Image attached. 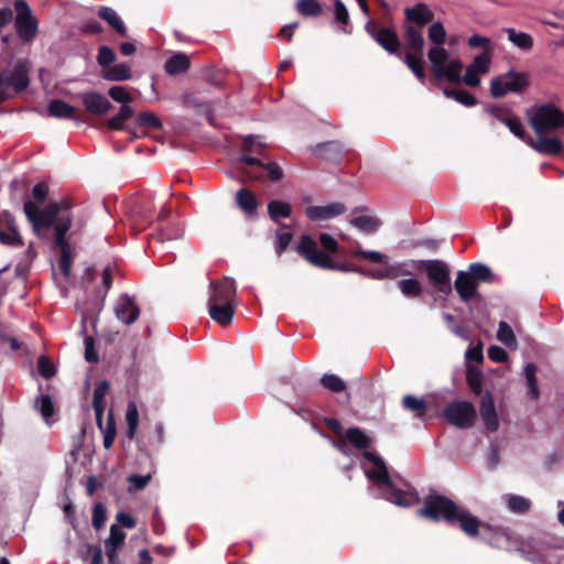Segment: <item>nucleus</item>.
Returning a JSON list of instances; mask_svg holds the SVG:
<instances>
[{
  "label": "nucleus",
  "mask_w": 564,
  "mask_h": 564,
  "mask_svg": "<svg viewBox=\"0 0 564 564\" xmlns=\"http://www.w3.org/2000/svg\"><path fill=\"white\" fill-rule=\"evenodd\" d=\"M364 458L366 460L364 469L367 478L378 487L386 500L399 507H410L419 502L417 492L413 488L410 486L399 488L392 482L383 460L378 455L366 452Z\"/></svg>",
  "instance_id": "obj_1"
},
{
  "label": "nucleus",
  "mask_w": 564,
  "mask_h": 564,
  "mask_svg": "<svg viewBox=\"0 0 564 564\" xmlns=\"http://www.w3.org/2000/svg\"><path fill=\"white\" fill-rule=\"evenodd\" d=\"M72 207L73 202L68 197L59 202H51L42 209L33 200H26L23 205V212L36 237L47 239L48 231L52 228L55 231V226L61 219L67 218L72 220L69 215L64 214V212H68Z\"/></svg>",
  "instance_id": "obj_2"
},
{
  "label": "nucleus",
  "mask_w": 564,
  "mask_h": 564,
  "mask_svg": "<svg viewBox=\"0 0 564 564\" xmlns=\"http://www.w3.org/2000/svg\"><path fill=\"white\" fill-rule=\"evenodd\" d=\"M419 514L435 521L440 519L458 521L462 530L470 536L477 535L479 531L480 524L476 517L443 496H430L425 507L419 510Z\"/></svg>",
  "instance_id": "obj_3"
},
{
  "label": "nucleus",
  "mask_w": 564,
  "mask_h": 564,
  "mask_svg": "<svg viewBox=\"0 0 564 564\" xmlns=\"http://www.w3.org/2000/svg\"><path fill=\"white\" fill-rule=\"evenodd\" d=\"M525 118L535 134L554 131L564 126V112L552 102L528 108Z\"/></svg>",
  "instance_id": "obj_4"
},
{
  "label": "nucleus",
  "mask_w": 564,
  "mask_h": 564,
  "mask_svg": "<svg viewBox=\"0 0 564 564\" xmlns=\"http://www.w3.org/2000/svg\"><path fill=\"white\" fill-rule=\"evenodd\" d=\"M431 72L437 79H446L451 83H460L463 62L453 57L444 46H432L427 52Z\"/></svg>",
  "instance_id": "obj_5"
},
{
  "label": "nucleus",
  "mask_w": 564,
  "mask_h": 564,
  "mask_svg": "<svg viewBox=\"0 0 564 564\" xmlns=\"http://www.w3.org/2000/svg\"><path fill=\"white\" fill-rule=\"evenodd\" d=\"M531 84V76L527 72L509 69L490 79L489 91L494 98H502L509 94L521 95Z\"/></svg>",
  "instance_id": "obj_6"
},
{
  "label": "nucleus",
  "mask_w": 564,
  "mask_h": 564,
  "mask_svg": "<svg viewBox=\"0 0 564 564\" xmlns=\"http://www.w3.org/2000/svg\"><path fill=\"white\" fill-rule=\"evenodd\" d=\"M482 539L490 545L509 552L525 554L527 542L520 536L512 535L509 531L489 525L482 527Z\"/></svg>",
  "instance_id": "obj_7"
},
{
  "label": "nucleus",
  "mask_w": 564,
  "mask_h": 564,
  "mask_svg": "<svg viewBox=\"0 0 564 564\" xmlns=\"http://www.w3.org/2000/svg\"><path fill=\"white\" fill-rule=\"evenodd\" d=\"M344 249L336 239L328 234H319V268L348 271V268L341 263Z\"/></svg>",
  "instance_id": "obj_8"
},
{
  "label": "nucleus",
  "mask_w": 564,
  "mask_h": 564,
  "mask_svg": "<svg viewBox=\"0 0 564 564\" xmlns=\"http://www.w3.org/2000/svg\"><path fill=\"white\" fill-rule=\"evenodd\" d=\"M73 220L63 218L55 226V234L53 245L55 248L59 249L61 258H59V270L65 278L70 276L72 264H73V254H72V246L69 241L66 239V235L72 228Z\"/></svg>",
  "instance_id": "obj_9"
},
{
  "label": "nucleus",
  "mask_w": 564,
  "mask_h": 564,
  "mask_svg": "<svg viewBox=\"0 0 564 564\" xmlns=\"http://www.w3.org/2000/svg\"><path fill=\"white\" fill-rule=\"evenodd\" d=\"M13 6L15 10L14 26L17 34L23 42H30L36 36L39 28L37 20L32 14L26 1L15 0Z\"/></svg>",
  "instance_id": "obj_10"
},
{
  "label": "nucleus",
  "mask_w": 564,
  "mask_h": 564,
  "mask_svg": "<svg viewBox=\"0 0 564 564\" xmlns=\"http://www.w3.org/2000/svg\"><path fill=\"white\" fill-rule=\"evenodd\" d=\"M421 268L426 271L431 283L442 293L449 294L452 292L451 271L442 260H420Z\"/></svg>",
  "instance_id": "obj_11"
},
{
  "label": "nucleus",
  "mask_w": 564,
  "mask_h": 564,
  "mask_svg": "<svg viewBox=\"0 0 564 564\" xmlns=\"http://www.w3.org/2000/svg\"><path fill=\"white\" fill-rule=\"evenodd\" d=\"M491 62V51H484L481 54L475 56L473 62L467 66L465 74H460V83L469 87H478L481 82V76L489 73Z\"/></svg>",
  "instance_id": "obj_12"
},
{
  "label": "nucleus",
  "mask_w": 564,
  "mask_h": 564,
  "mask_svg": "<svg viewBox=\"0 0 564 564\" xmlns=\"http://www.w3.org/2000/svg\"><path fill=\"white\" fill-rule=\"evenodd\" d=\"M444 414L451 424L462 429L470 427L476 420L475 408L467 401L451 403Z\"/></svg>",
  "instance_id": "obj_13"
},
{
  "label": "nucleus",
  "mask_w": 564,
  "mask_h": 564,
  "mask_svg": "<svg viewBox=\"0 0 564 564\" xmlns=\"http://www.w3.org/2000/svg\"><path fill=\"white\" fill-rule=\"evenodd\" d=\"M210 289L208 304H235L237 290L232 279L224 278L219 281H212Z\"/></svg>",
  "instance_id": "obj_14"
},
{
  "label": "nucleus",
  "mask_w": 564,
  "mask_h": 564,
  "mask_svg": "<svg viewBox=\"0 0 564 564\" xmlns=\"http://www.w3.org/2000/svg\"><path fill=\"white\" fill-rule=\"evenodd\" d=\"M116 317L124 325H132L140 316V307L135 297L123 293L121 294L113 306Z\"/></svg>",
  "instance_id": "obj_15"
},
{
  "label": "nucleus",
  "mask_w": 564,
  "mask_h": 564,
  "mask_svg": "<svg viewBox=\"0 0 564 564\" xmlns=\"http://www.w3.org/2000/svg\"><path fill=\"white\" fill-rule=\"evenodd\" d=\"M0 243L8 247L24 246L23 238L15 224V218L8 212L0 214Z\"/></svg>",
  "instance_id": "obj_16"
},
{
  "label": "nucleus",
  "mask_w": 564,
  "mask_h": 564,
  "mask_svg": "<svg viewBox=\"0 0 564 564\" xmlns=\"http://www.w3.org/2000/svg\"><path fill=\"white\" fill-rule=\"evenodd\" d=\"M366 31L380 46H382L388 52L395 53L398 51V36L390 29H380L373 21H368L366 24Z\"/></svg>",
  "instance_id": "obj_17"
},
{
  "label": "nucleus",
  "mask_w": 564,
  "mask_h": 564,
  "mask_svg": "<svg viewBox=\"0 0 564 564\" xmlns=\"http://www.w3.org/2000/svg\"><path fill=\"white\" fill-rule=\"evenodd\" d=\"M82 102L86 111L94 116H104L112 108L108 98L95 90L83 94Z\"/></svg>",
  "instance_id": "obj_18"
},
{
  "label": "nucleus",
  "mask_w": 564,
  "mask_h": 564,
  "mask_svg": "<svg viewBox=\"0 0 564 564\" xmlns=\"http://www.w3.org/2000/svg\"><path fill=\"white\" fill-rule=\"evenodd\" d=\"M126 540V533L118 524L110 527L109 538L105 541V551L108 564H120L118 551L122 547Z\"/></svg>",
  "instance_id": "obj_19"
},
{
  "label": "nucleus",
  "mask_w": 564,
  "mask_h": 564,
  "mask_svg": "<svg viewBox=\"0 0 564 564\" xmlns=\"http://www.w3.org/2000/svg\"><path fill=\"white\" fill-rule=\"evenodd\" d=\"M525 142L539 153L560 154L563 150L562 142L557 138L546 137L545 133L536 134V139L528 138Z\"/></svg>",
  "instance_id": "obj_20"
},
{
  "label": "nucleus",
  "mask_w": 564,
  "mask_h": 564,
  "mask_svg": "<svg viewBox=\"0 0 564 564\" xmlns=\"http://www.w3.org/2000/svg\"><path fill=\"white\" fill-rule=\"evenodd\" d=\"M480 415L486 429L496 432L499 429V419L490 393H486L480 402Z\"/></svg>",
  "instance_id": "obj_21"
},
{
  "label": "nucleus",
  "mask_w": 564,
  "mask_h": 564,
  "mask_svg": "<svg viewBox=\"0 0 564 564\" xmlns=\"http://www.w3.org/2000/svg\"><path fill=\"white\" fill-rule=\"evenodd\" d=\"M134 217L133 229L142 230L153 221L154 205L150 199H140L132 209Z\"/></svg>",
  "instance_id": "obj_22"
},
{
  "label": "nucleus",
  "mask_w": 564,
  "mask_h": 564,
  "mask_svg": "<svg viewBox=\"0 0 564 564\" xmlns=\"http://www.w3.org/2000/svg\"><path fill=\"white\" fill-rule=\"evenodd\" d=\"M297 399L296 401L291 405L292 411L300 415L305 422H307L312 430H317V414L313 409L307 406L305 404V391L303 388H295Z\"/></svg>",
  "instance_id": "obj_23"
},
{
  "label": "nucleus",
  "mask_w": 564,
  "mask_h": 564,
  "mask_svg": "<svg viewBox=\"0 0 564 564\" xmlns=\"http://www.w3.org/2000/svg\"><path fill=\"white\" fill-rule=\"evenodd\" d=\"M454 285L463 301H468L476 295L477 283L467 271H458Z\"/></svg>",
  "instance_id": "obj_24"
},
{
  "label": "nucleus",
  "mask_w": 564,
  "mask_h": 564,
  "mask_svg": "<svg viewBox=\"0 0 564 564\" xmlns=\"http://www.w3.org/2000/svg\"><path fill=\"white\" fill-rule=\"evenodd\" d=\"M236 312V304H208L210 318L223 327L231 324Z\"/></svg>",
  "instance_id": "obj_25"
},
{
  "label": "nucleus",
  "mask_w": 564,
  "mask_h": 564,
  "mask_svg": "<svg viewBox=\"0 0 564 564\" xmlns=\"http://www.w3.org/2000/svg\"><path fill=\"white\" fill-rule=\"evenodd\" d=\"M97 15L104 20L117 34L128 37V29L118 13L110 7H99Z\"/></svg>",
  "instance_id": "obj_26"
},
{
  "label": "nucleus",
  "mask_w": 564,
  "mask_h": 564,
  "mask_svg": "<svg viewBox=\"0 0 564 564\" xmlns=\"http://www.w3.org/2000/svg\"><path fill=\"white\" fill-rule=\"evenodd\" d=\"M109 391V382L107 380L100 381L94 391L93 408L95 410L96 424L101 429L104 412L106 408V394Z\"/></svg>",
  "instance_id": "obj_27"
},
{
  "label": "nucleus",
  "mask_w": 564,
  "mask_h": 564,
  "mask_svg": "<svg viewBox=\"0 0 564 564\" xmlns=\"http://www.w3.org/2000/svg\"><path fill=\"white\" fill-rule=\"evenodd\" d=\"M8 80V88L13 87L15 93L24 91L29 84V75L26 68L22 64H18L10 74L4 73Z\"/></svg>",
  "instance_id": "obj_28"
},
{
  "label": "nucleus",
  "mask_w": 564,
  "mask_h": 564,
  "mask_svg": "<svg viewBox=\"0 0 564 564\" xmlns=\"http://www.w3.org/2000/svg\"><path fill=\"white\" fill-rule=\"evenodd\" d=\"M299 256L317 267V243L308 235H303L295 248Z\"/></svg>",
  "instance_id": "obj_29"
},
{
  "label": "nucleus",
  "mask_w": 564,
  "mask_h": 564,
  "mask_svg": "<svg viewBox=\"0 0 564 564\" xmlns=\"http://www.w3.org/2000/svg\"><path fill=\"white\" fill-rule=\"evenodd\" d=\"M404 14L409 21L415 22L419 28L425 23L431 22L434 18L433 12L424 3H419L412 8H406Z\"/></svg>",
  "instance_id": "obj_30"
},
{
  "label": "nucleus",
  "mask_w": 564,
  "mask_h": 564,
  "mask_svg": "<svg viewBox=\"0 0 564 564\" xmlns=\"http://www.w3.org/2000/svg\"><path fill=\"white\" fill-rule=\"evenodd\" d=\"M50 116L58 119L76 120L75 108L61 99H53L48 102Z\"/></svg>",
  "instance_id": "obj_31"
},
{
  "label": "nucleus",
  "mask_w": 564,
  "mask_h": 564,
  "mask_svg": "<svg viewBox=\"0 0 564 564\" xmlns=\"http://www.w3.org/2000/svg\"><path fill=\"white\" fill-rule=\"evenodd\" d=\"M506 33L508 35L509 42L517 48L523 52H529L532 50L534 40L529 33L520 32L512 28L507 29Z\"/></svg>",
  "instance_id": "obj_32"
},
{
  "label": "nucleus",
  "mask_w": 564,
  "mask_h": 564,
  "mask_svg": "<svg viewBox=\"0 0 564 564\" xmlns=\"http://www.w3.org/2000/svg\"><path fill=\"white\" fill-rule=\"evenodd\" d=\"M191 66V59L185 53H176L165 63V72L170 75H178L186 72Z\"/></svg>",
  "instance_id": "obj_33"
},
{
  "label": "nucleus",
  "mask_w": 564,
  "mask_h": 564,
  "mask_svg": "<svg viewBox=\"0 0 564 564\" xmlns=\"http://www.w3.org/2000/svg\"><path fill=\"white\" fill-rule=\"evenodd\" d=\"M346 210V205L340 202H329L319 205V227L322 226L321 223L333 220L344 215Z\"/></svg>",
  "instance_id": "obj_34"
},
{
  "label": "nucleus",
  "mask_w": 564,
  "mask_h": 564,
  "mask_svg": "<svg viewBox=\"0 0 564 564\" xmlns=\"http://www.w3.org/2000/svg\"><path fill=\"white\" fill-rule=\"evenodd\" d=\"M237 205L247 214L256 213L259 203L254 194L248 188H241L236 194Z\"/></svg>",
  "instance_id": "obj_35"
},
{
  "label": "nucleus",
  "mask_w": 564,
  "mask_h": 564,
  "mask_svg": "<svg viewBox=\"0 0 564 564\" xmlns=\"http://www.w3.org/2000/svg\"><path fill=\"white\" fill-rule=\"evenodd\" d=\"M133 115L134 110L132 107H130L129 105H122L119 109V112L116 116L109 118L106 124L110 130H124L126 121L131 119Z\"/></svg>",
  "instance_id": "obj_36"
},
{
  "label": "nucleus",
  "mask_w": 564,
  "mask_h": 564,
  "mask_svg": "<svg viewBox=\"0 0 564 564\" xmlns=\"http://www.w3.org/2000/svg\"><path fill=\"white\" fill-rule=\"evenodd\" d=\"M405 40L410 52L423 53L424 39L421 28L408 26L405 29Z\"/></svg>",
  "instance_id": "obj_37"
},
{
  "label": "nucleus",
  "mask_w": 564,
  "mask_h": 564,
  "mask_svg": "<svg viewBox=\"0 0 564 564\" xmlns=\"http://www.w3.org/2000/svg\"><path fill=\"white\" fill-rule=\"evenodd\" d=\"M421 269L420 260H406L403 262H395L390 264L391 279L401 275H412Z\"/></svg>",
  "instance_id": "obj_38"
},
{
  "label": "nucleus",
  "mask_w": 564,
  "mask_h": 564,
  "mask_svg": "<svg viewBox=\"0 0 564 564\" xmlns=\"http://www.w3.org/2000/svg\"><path fill=\"white\" fill-rule=\"evenodd\" d=\"M102 77L111 82H123L132 77L131 68L126 63L116 64L106 69Z\"/></svg>",
  "instance_id": "obj_39"
},
{
  "label": "nucleus",
  "mask_w": 564,
  "mask_h": 564,
  "mask_svg": "<svg viewBox=\"0 0 564 564\" xmlns=\"http://www.w3.org/2000/svg\"><path fill=\"white\" fill-rule=\"evenodd\" d=\"M502 500L513 513H525L531 507V501L528 498L513 494L505 495Z\"/></svg>",
  "instance_id": "obj_40"
},
{
  "label": "nucleus",
  "mask_w": 564,
  "mask_h": 564,
  "mask_svg": "<svg viewBox=\"0 0 564 564\" xmlns=\"http://www.w3.org/2000/svg\"><path fill=\"white\" fill-rule=\"evenodd\" d=\"M126 421L128 426L126 435L129 440H133L139 426V410L134 401H129L127 404Z\"/></svg>",
  "instance_id": "obj_41"
},
{
  "label": "nucleus",
  "mask_w": 564,
  "mask_h": 564,
  "mask_svg": "<svg viewBox=\"0 0 564 564\" xmlns=\"http://www.w3.org/2000/svg\"><path fill=\"white\" fill-rule=\"evenodd\" d=\"M268 213L270 218L278 223L280 218H288L291 216V205L282 200H271L268 204Z\"/></svg>",
  "instance_id": "obj_42"
},
{
  "label": "nucleus",
  "mask_w": 564,
  "mask_h": 564,
  "mask_svg": "<svg viewBox=\"0 0 564 564\" xmlns=\"http://www.w3.org/2000/svg\"><path fill=\"white\" fill-rule=\"evenodd\" d=\"M398 286L405 297H420L423 293L421 282L413 278L400 280Z\"/></svg>",
  "instance_id": "obj_43"
},
{
  "label": "nucleus",
  "mask_w": 564,
  "mask_h": 564,
  "mask_svg": "<svg viewBox=\"0 0 564 564\" xmlns=\"http://www.w3.org/2000/svg\"><path fill=\"white\" fill-rule=\"evenodd\" d=\"M404 63L420 80L425 78L423 69V53L419 54L414 52H408L404 55Z\"/></svg>",
  "instance_id": "obj_44"
},
{
  "label": "nucleus",
  "mask_w": 564,
  "mask_h": 564,
  "mask_svg": "<svg viewBox=\"0 0 564 564\" xmlns=\"http://www.w3.org/2000/svg\"><path fill=\"white\" fill-rule=\"evenodd\" d=\"M34 404H35L36 409L40 411V413H41L42 417L44 419V421L46 423H50V419L55 413V408H54L52 398L48 394L41 393L35 399V403Z\"/></svg>",
  "instance_id": "obj_45"
},
{
  "label": "nucleus",
  "mask_w": 564,
  "mask_h": 564,
  "mask_svg": "<svg viewBox=\"0 0 564 564\" xmlns=\"http://www.w3.org/2000/svg\"><path fill=\"white\" fill-rule=\"evenodd\" d=\"M443 94L446 97L452 98L466 107H473L477 102L476 98L471 94H469L468 91H466L464 89L444 88Z\"/></svg>",
  "instance_id": "obj_46"
},
{
  "label": "nucleus",
  "mask_w": 564,
  "mask_h": 564,
  "mask_svg": "<svg viewBox=\"0 0 564 564\" xmlns=\"http://www.w3.org/2000/svg\"><path fill=\"white\" fill-rule=\"evenodd\" d=\"M350 224L365 232H373L379 227L380 223L372 216L361 215L350 220Z\"/></svg>",
  "instance_id": "obj_47"
},
{
  "label": "nucleus",
  "mask_w": 564,
  "mask_h": 564,
  "mask_svg": "<svg viewBox=\"0 0 564 564\" xmlns=\"http://www.w3.org/2000/svg\"><path fill=\"white\" fill-rule=\"evenodd\" d=\"M477 282H490L494 278L490 268L482 263H473L467 271Z\"/></svg>",
  "instance_id": "obj_48"
},
{
  "label": "nucleus",
  "mask_w": 564,
  "mask_h": 564,
  "mask_svg": "<svg viewBox=\"0 0 564 564\" xmlns=\"http://www.w3.org/2000/svg\"><path fill=\"white\" fill-rule=\"evenodd\" d=\"M497 339L509 348H517V339L512 328L506 323L500 322L497 332Z\"/></svg>",
  "instance_id": "obj_49"
},
{
  "label": "nucleus",
  "mask_w": 564,
  "mask_h": 564,
  "mask_svg": "<svg viewBox=\"0 0 564 564\" xmlns=\"http://www.w3.org/2000/svg\"><path fill=\"white\" fill-rule=\"evenodd\" d=\"M427 37L433 46H443L446 41V31L441 22H434L429 26Z\"/></svg>",
  "instance_id": "obj_50"
},
{
  "label": "nucleus",
  "mask_w": 564,
  "mask_h": 564,
  "mask_svg": "<svg viewBox=\"0 0 564 564\" xmlns=\"http://www.w3.org/2000/svg\"><path fill=\"white\" fill-rule=\"evenodd\" d=\"M100 430L104 433V447L109 449L113 445L117 435L116 422L112 412H109L106 426L104 427L101 424Z\"/></svg>",
  "instance_id": "obj_51"
},
{
  "label": "nucleus",
  "mask_w": 564,
  "mask_h": 564,
  "mask_svg": "<svg viewBox=\"0 0 564 564\" xmlns=\"http://www.w3.org/2000/svg\"><path fill=\"white\" fill-rule=\"evenodd\" d=\"M137 124L142 128H151L154 130H161L163 128V123L160 118L151 111L139 113L137 117Z\"/></svg>",
  "instance_id": "obj_52"
},
{
  "label": "nucleus",
  "mask_w": 564,
  "mask_h": 564,
  "mask_svg": "<svg viewBox=\"0 0 564 564\" xmlns=\"http://www.w3.org/2000/svg\"><path fill=\"white\" fill-rule=\"evenodd\" d=\"M339 153L340 147L335 142L319 144V161L336 162Z\"/></svg>",
  "instance_id": "obj_53"
},
{
  "label": "nucleus",
  "mask_w": 564,
  "mask_h": 564,
  "mask_svg": "<svg viewBox=\"0 0 564 564\" xmlns=\"http://www.w3.org/2000/svg\"><path fill=\"white\" fill-rule=\"evenodd\" d=\"M352 256L358 260H367L373 263H386L387 262V256L373 250H365L360 247L356 248L352 251Z\"/></svg>",
  "instance_id": "obj_54"
},
{
  "label": "nucleus",
  "mask_w": 564,
  "mask_h": 564,
  "mask_svg": "<svg viewBox=\"0 0 564 564\" xmlns=\"http://www.w3.org/2000/svg\"><path fill=\"white\" fill-rule=\"evenodd\" d=\"M346 440L358 448H367L370 438L359 429H349L345 434Z\"/></svg>",
  "instance_id": "obj_55"
},
{
  "label": "nucleus",
  "mask_w": 564,
  "mask_h": 564,
  "mask_svg": "<svg viewBox=\"0 0 564 564\" xmlns=\"http://www.w3.org/2000/svg\"><path fill=\"white\" fill-rule=\"evenodd\" d=\"M321 383L332 392L338 393L346 390L345 381L336 375L325 373L321 379Z\"/></svg>",
  "instance_id": "obj_56"
},
{
  "label": "nucleus",
  "mask_w": 564,
  "mask_h": 564,
  "mask_svg": "<svg viewBox=\"0 0 564 564\" xmlns=\"http://www.w3.org/2000/svg\"><path fill=\"white\" fill-rule=\"evenodd\" d=\"M333 14L335 22L341 25L345 31L349 22V13L347 7L341 0H334Z\"/></svg>",
  "instance_id": "obj_57"
},
{
  "label": "nucleus",
  "mask_w": 564,
  "mask_h": 564,
  "mask_svg": "<svg viewBox=\"0 0 564 564\" xmlns=\"http://www.w3.org/2000/svg\"><path fill=\"white\" fill-rule=\"evenodd\" d=\"M115 61L116 53L111 47L102 45L98 48L97 62L102 68L108 69Z\"/></svg>",
  "instance_id": "obj_58"
},
{
  "label": "nucleus",
  "mask_w": 564,
  "mask_h": 564,
  "mask_svg": "<svg viewBox=\"0 0 564 564\" xmlns=\"http://www.w3.org/2000/svg\"><path fill=\"white\" fill-rule=\"evenodd\" d=\"M524 375L528 381L529 393L533 399L539 397V389L536 384V367L533 364H528L524 368Z\"/></svg>",
  "instance_id": "obj_59"
},
{
  "label": "nucleus",
  "mask_w": 564,
  "mask_h": 564,
  "mask_svg": "<svg viewBox=\"0 0 564 564\" xmlns=\"http://www.w3.org/2000/svg\"><path fill=\"white\" fill-rule=\"evenodd\" d=\"M108 95L117 102L128 105L133 100L132 95L123 86H112Z\"/></svg>",
  "instance_id": "obj_60"
},
{
  "label": "nucleus",
  "mask_w": 564,
  "mask_h": 564,
  "mask_svg": "<svg viewBox=\"0 0 564 564\" xmlns=\"http://www.w3.org/2000/svg\"><path fill=\"white\" fill-rule=\"evenodd\" d=\"M295 9L299 14L303 17H316L317 15V0H299Z\"/></svg>",
  "instance_id": "obj_61"
},
{
  "label": "nucleus",
  "mask_w": 564,
  "mask_h": 564,
  "mask_svg": "<svg viewBox=\"0 0 564 564\" xmlns=\"http://www.w3.org/2000/svg\"><path fill=\"white\" fill-rule=\"evenodd\" d=\"M151 478L152 477L150 474H148V475H138V474L130 475L128 477V481L130 484L128 490L130 492L134 491V490H142L143 488H145L148 486Z\"/></svg>",
  "instance_id": "obj_62"
},
{
  "label": "nucleus",
  "mask_w": 564,
  "mask_h": 564,
  "mask_svg": "<svg viewBox=\"0 0 564 564\" xmlns=\"http://www.w3.org/2000/svg\"><path fill=\"white\" fill-rule=\"evenodd\" d=\"M37 370L39 373L45 379H50L56 373L55 366L45 356L39 357Z\"/></svg>",
  "instance_id": "obj_63"
},
{
  "label": "nucleus",
  "mask_w": 564,
  "mask_h": 564,
  "mask_svg": "<svg viewBox=\"0 0 564 564\" xmlns=\"http://www.w3.org/2000/svg\"><path fill=\"white\" fill-rule=\"evenodd\" d=\"M506 126L508 127L510 132L513 133L517 138L524 140V141L527 140L523 123L521 122V120L518 117L510 116V119H508V121L506 122Z\"/></svg>",
  "instance_id": "obj_64"
}]
</instances>
